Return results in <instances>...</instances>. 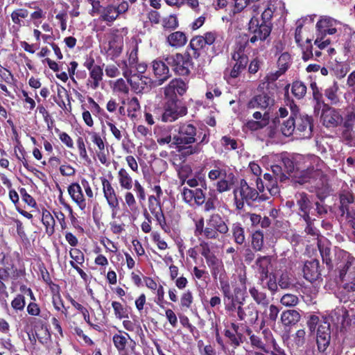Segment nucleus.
Listing matches in <instances>:
<instances>
[{"instance_id": "f257e3e1", "label": "nucleus", "mask_w": 355, "mask_h": 355, "mask_svg": "<svg viewBox=\"0 0 355 355\" xmlns=\"http://www.w3.org/2000/svg\"><path fill=\"white\" fill-rule=\"evenodd\" d=\"M197 133V128L192 123H180L178 134L173 137L171 145H175L177 151L184 157L198 154L201 151L200 146L209 141L210 130L205 124L199 127L198 137L200 139L198 142L196 138Z\"/></svg>"}, {"instance_id": "f03ea898", "label": "nucleus", "mask_w": 355, "mask_h": 355, "mask_svg": "<svg viewBox=\"0 0 355 355\" xmlns=\"http://www.w3.org/2000/svg\"><path fill=\"white\" fill-rule=\"evenodd\" d=\"M188 89L187 83L180 78L171 80L164 87V105L162 121L173 122L187 114V107L178 98L183 96Z\"/></svg>"}, {"instance_id": "7ed1b4c3", "label": "nucleus", "mask_w": 355, "mask_h": 355, "mask_svg": "<svg viewBox=\"0 0 355 355\" xmlns=\"http://www.w3.org/2000/svg\"><path fill=\"white\" fill-rule=\"evenodd\" d=\"M224 41L222 37L215 31H207L202 35H196L190 40L188 48L193 51V58L198 59L202 54L214 57L222 53L224 49Z\"/></svg>"}, {"instance_id": "20e7f679", "label": "nucleus", "mask_w": 355, "mask_h": 355, "mask_svg": "<svg viewBox=\"0 0 355 355\" xmlns=\"http://www.w3.org/2000/svg\"><path fill=\"white\" fill-rule=\"evenodd\" d=\"M207 166L210 169L208 172V178L211 181L218 180L216 183V191L220 193L230 191L235 183L234 174L228 172L225 164L219 159H214Z\"/></svg>"}, {"instance_id": "39448f33", "label": "nucleus", "mask_w": 355, "mask_h": 355, "mask_svg": "<svg viewBox=\"0 0 355 355\" xmlns=\"http://www.w3.org/2000/svg\"><path fill=\"white\" fill-rule=\"evenodd\" d=\"M289 84L284 87V98L286 105L290 106L292 115H294L295 133L302 138H310L312 135L313 128V118L306 114H298L299 108L289 96Z\"/></svg>"}, {"instance_id": "423d86ee", "label": "nucleus", "mask_w": 355, "mask_h": 355, "mask_svg": "<svg viewBox=\"0 0 355 355\" xmlns=\"http://www.w3.org/2000/svg\"><path fill=\"white\" fill-rule=\"evenodd\" d=\"M236 207L239 210L243 209L245 203L252 205L254 202H262L270 199L267 193L259 194L258 191L249 186L245 180L240 181L239 186L234 191Z\"/></svg>"}, {"instance_id": "0eeeda50", "label": "nucleus", "mask_w": 355, "mask_h": 355, "mask_svg": "<svg viewBox=\"0 0 355 355\" xmlns=\"http://www.w3.org/2000/svg\"><path fill=\"white\" fill-rule=\"evenodd\" d=\"M193 58L189 53H175L165 55L164 60L170 66L175 75L189 76L193 67Z\"/></svg>"}, {"instance_id": "6e6552de", "label": "nucleus", "mask_w": 355, "mask_h": 355, "mask_svg": "<svg viewBox=\"0 0 355 355\" xmlns=\"http://www.w3.org/2000/svg\"><path fill=\"white\" fill-rule=\"evenodd\" d=\"M228 219H224L219 214H212L207 219V239L218 240L229 235Z\"/></svg>"}, {"instance_id": "1a4fd4ad", "label": "nucleus", "mask_w": 355, "mask_h": 355, "mask_svg": "<svg viewBox=\"0 0 355 355\" xmlns=\"http://www.w3.org/2000/svg\"><path fill=\"white\" fill-rule=\"evenodd\" d=\"M272 28V24L259 23L258 17L252 16L248 23V32L252 35L250 42L255 44L258 41H265L270 36Z\"/></svg>"}, {"instance_id": "9d476101", "label": "nucleus", "mask_w": 355, "mask_h": 355, "mask_svg": "<svg viewBox=\"0 0 355 355\" xmlns=\"http://www.w3.org/2000/svg\"><path fill=\"white\" fill-rule=\"evenodd\" d=\"M100 180L102 184L103 196L111 210L112 218H115L120 209L121 198L109 180L105 177H101Z\"/></svg>"}, {"instance_id": "9b49d317", "label": "nucleus", "mask_w": 355, "mask_h": 355, "mask_svg": "<svg viewBox=\"0 0 355 355\" xmlns=\"http://www.w3.org/2000/svg\"><path fill=\"white\" fill-rule=\"evenodd\" d=\"M112 342L119 355L136 354V343L127 332L119 330L113 336Z\"/></svg>"}, {"instance_id": "f8f14e48", "label": "nucleus", "mask_w": 355, "mask_h": 355, "mask_svg": "<svg viewBox=\"0 0 355 355\" xmlns=\"http://www.w3.org/2000/svg\"><path fill=\"white\" fill-rule=\"evenodd\" d=\"M320 119L324 127L334 128L341 125L343 117L340 113V110L329 105H324V107L320 110Z\"/></svg>"}, {"instance_id": "ddd939ff", "label": "nucleus", "mask_w": 355, "mask_h": 355, "mask_svg": "<svg viewBox=\"0 0 355 355\" xmlns=\"http://www.w3.org/2000/svg\"><path fill=\"white\" fill-rule=\"evenodd\" d=\"M223 297L225 311L230 318H236V314L242 305L243 300H240L238 296H234L231 286H227L220 289Z\"/></svg>"}, {"instance_id": "4468645a", "label": "nucleus", "mask_w": 355, "mask_h": 355, "mask_svg": "<svg viewBox=\"0 0 355 355\" xmlns=\"http://www.w3.org/2000/svg\"><path fill=\"white\" fill-rule=\"evenodd\" d=\"M138 51V44L132 42L127 51L128 60H123L118 62L117 65L121 69L124 77H129L132 74V69L136 67L139 60Z\"/></svg>"}, {"instance_id": "2eb2a0df", "label": "nucleus", "mask_w": 355, "mask_h": 355, "mask_svg": "<svg viewBox=\"0 0 355 355\" xmlns=\"http://www.w3.org/2000/svg\"><path fill=\"white\" fill-rule=\"evenodd\" d=\"M238 320L243 322L245 325H253L259 318V311L256 304L250 302L246 306L242 305L236 314Z\"/></svg>"}, {"instance_id": "dca6fc26", "label": "nucleus", "mask_w": 355, "mask_h": 355, "mask_svg": "<svg viewBox=\"0 0 355 355\" xmlns=\"http://www.w3.org/2000/svg\"><path fill=\"white\" fill-rule=\"evenodd\" d=\"M148 211L154 217L157 224L166 233L170 232V228L166 223L165 215L163 211L161 202L155 201L153 198H148Z\"/></svg>"}, {"instance_id": "f3484780", "label": "nucleus", "mask_w": 355, "mask_h": 355, "mask_svg": "<svg viewBox=\"0 0 355 355\" xmlns=\"http://www.w3.org/2000/svg\"><path fill=\"white\" fill-rule=\"evenodd\" d=\"M341 23L328 16L321 17L315 24L316 33L320 35H334L337 33V26H340Z\"/></svg>"}, {"instance_id": "a211bd4d", "label": "nucleus", "mask_w": 355, "mask_h": 355, "mask_svg": "<svg viewBox=\"0 0 355 355\" xmlns=\"http://www.w3.org/2000/svg\"><path fill=\"white\" fill-rule=\"evenodd\" d=\"M164 57L165 55L162 56V58L156 59L151 63L153 74L159 85H162L171 77L170 66L164 60Z\"/></svg>"}, {"instance_id": "6ab92c4d", "label": "nucleus", "mask_w": 355, "mask_h": 355, "mask_svg": "<svg viewBox=\"0 0 355 355\" xmlns=\"http://www.w3.org/2000/svg\"><path fill=\"white\" fill-rule=\"evenodd\" d=\"M205 189L201 187L196 189H191L184 187L181 190L182 200L189 205L193 201L198 206L202 205L205 201Z\"/></svg>"}, {"instance_id": "aec40b11", "label": "nucleus", "mask_w": 355, "mask_h": 355, "mask_svg": "<svg viewBox=\"0 0 355 355\" xmlns=\"http://www.w3.org/2000/svg\"><path fill=\"white\" fill-rule=\"evenodd\" d=\"M331 340L330 324L323 322L319 324L317 329L316 343L320 352H324L329 345Z\"/></svg>"}, {"instance_id": "412c9836", "label": "nucleus", "mask_w": 355, "mask_h": 355, "mask_svg": "<svg viewBox=\"0 0 355 355\" xmlns=\"http://www.w3.org/2000/svg\"><path fill=\"white\" fill-rule=\"evenodd\" d=\"M304 278L313 283L321 278V268L319 260L313 259L304 262L302 268Z\"/></svg>"}, {"instance_id": "4be33fe9", "label": "nucleus", "mask_w": 355, "mask_h": 355, "mask_svg": "<svg viewBox=\"0 0 355 355\" xmlns=\"http://www.w3.org/2000/svg\"><path fill=\"white\" fill-rule=\"evenodd\" d=\"M275 104V96H270L266 92L253 96L248 103V109H261L262 110L270 108Z\"/></svg>"}, {"instance_id": "5701e85b", "label": "nucleus", "mask_w": 355, "mask_h": 355, "mask_svg": "<svg viewBox=\"0 0 355 355\" xmlns=\"http://www.w3.org/2000/svg\"><path fill=\"white\" fill-rule=\"evenodd\" d=\"M324 95L331 106H340L343 101L340 97V87L337 81L334 80L333 84L324 90Z\"/></svg>"}, {"instance_id": "b1692460", "label": "nucleus", "mask_w": 355, "mask_h": 355, "mask_svg": "<svg viewBox=\"0 0 355 355\" xmlns=\"http://www.w3.org/2000/svg\"><path fill=\"white\" fill-rule=\"evenodd\" d=\"M67 190L72 200L81 210H84L86 207V201L81 186L77 182H73L69 185Z\"/></svg>"}, {"instance_id": "393cba45", "label": "nucleus", "mask_w": 355, "mask_h": 355, "mask_svg": "<svg viewBox=\"0 0 355 355\" xmlns=\"http://www.w3.org/2000/svg\"><path fill=\"white\" fill-rule=\"evenodd\" d=\"M209 270L213 279L215 282L219 281L220 289L230 285L227 278V274L223 261L210 268Z\"/></svg>"}, {"instance_id": "a878e982", "label": "nucleus", "mask_w": 355, "mask_h": 355, "mask_svg": "<svg viewBox=\"0 0 355 355\" xmlns=\"http://www.w3.org/2000/svg\"><path fill=\"white\" fill-rule=\"evenodd\" d=\"M232 59L235 61V63L230 70L229 75L230 78H236L246 69L249 59L248 55L236 56L235 55H232Z\"/></svg>"}, {"instance_id": "bb28decb", "label": "nucleus", "mask_w": 355, "mask_h": 355, "mask_svg": "<svg viewBox=\"0 0 355 355\" xmlns=\"http://www.w3.org/2000/svg\"><path fill=\"white\" fill-rule=\"evenodd\" d=\"M310 88L312 91L313 101L314 102V112L319 113L320 110L324 107V105H329L324 100V94L322 93L320 89L318 87L316 82L313 81L310 84Z\"/></svg>"}, {"instance_id": "cd10ccee", "label": "nucleus", "mask_w": 355, "mask_h": 355, "mask_svg": "<svg viewBox=\"0 0 355 355\" xmlns=\"http://www.w3.org/2000/svg\"><path fill=\"white\" fill-rule=\"evenodd\" d=\"M281 322L284 327L295 325L301 319V315L295 309H288L281 313Z\"/></svg>"}, {"instance_id": "c85d7f7f", "label": "nucleus", "mask_w": 355, "mask_h": 355, "mask_svg": "<svg viewBox=\"0 0 355 355\" xmlns=\"http://www.w3.org/2000/svg\"><path fill=\"white\" fill-rule=\"evenodd\" d=\"M297 205L299 209L298 214L302 219L310 216L312 203L306 193H300V198L297 200Z\"/></svg>"}, {"instance_id": "c756f323", "label": "nucleus", "mask_w": 355, "mask_h": 355, "mask_svg": "<svg viewBox=\"0 0 355 355\" xmlns=\"http://www.w3.org/2000/svg\"><path fill=\"white\" fill-rule=\"evenodd\" d=\"M166 41L171 46L178 49L187 44V37L184 32L178 31L169 34Z\"/></svg>"}, {"instance_id": "7c9ffc66", "label": "nucleus", "mask_w": 355, "mask_h": 355, "mask_svg": "<svg viewBox=\"0 0 355 355\" xmlns=\"http://www.w3.org/2000/svg\"><path fill=\"white\" fill-rule=\"evenodd\" d=\"M271 263V259L269 256H260L255 261V264L260 274V280L263 282L267 279L269 274L268 267Z\"/></svg>"}, {"instance_id": "2f4dec72", "label": "nucleus", "mask_w": 355, "mask_h": 355, "mask_svg": "<svg viewBox=\"0 0 355 355\" xmlns=\"http://www.w3.org/2000/svg\"><path fill=\"white\" fill-rule=\"evenodd\" d=\"M249 293L252 300L258 304L263 307H268L270 304V300L267 294L258 289L254 286L249 288Z\"/></svg>"}, {"instance_id": "473e14b6", "label": "nucleus", "mask_w": 355, "mask_h": 355, "mask_svg": "<svg viewBox=\"0 0 355 355\" xmlns=\"http://www.w3.org/2000/svg\"><path fill=\"white\" fill-rule=\"evenodd\" d=\"M117 179L121 189L130 190L133 186V180L128 171L121 168L117 173Z\"/></svg>"}, {"instance_id": "72a5a7b5", "label": "nucleus", "mask_w": 355, "mask_h": 355, "mask_svg": "<svg viewBox=\"0 0 355 355\" xmlns=\"http://www.w3.org/2000/svg\"><path fill=\"white\" fill-rule=\"evenodd\" d=\"M125 78L130 85L132 90L137 94L142 93L146 87L147 83L143 79H147V78L144 76H132Z\"/></svg>"}, {"instance_id": "f704fd0d", "label": "nucleus", "mask_w": 355, "mask_h": 355, "mask_svg": "<svg viewBox=\"0 0 355 355\" xmlns=\"http://www.w3.org/2000/svg\"><path fill=\"white\" fill-rule=\"evenodd\" d=\"M340 211L341 215L344 214L349 215L351 212L349 211V205L352 204L354 201V196L349 191H344L343 193L340 194Z\"/></svg>"}, {"instance_id": "c9c22d12", "label": "nucleus", "mask_w": 355, "mask_h": 355, "mask_svg": "<svg viewBox=\"0 0 355 355\" xmlns=\"http://www.w3.org/2000/svg\"><path fill=\"white\" fill-rule=\"evenodd\" d=\"M42 223L45 227L46 233L49 236L53 235L55 232V221L50 211L45 208L42 209Z\"/></svg>"}, {"instance_id": "e433bc0d", "label": "nucleus", "mask_w": 355, "mask_h": 355, "mask_svg": "<svg viewBox=\"0 0 355 355\" xmlns=\"http://www.w3.org/2000/svg\"><path fill=\"white\" fill-rule=\"evenodd\" d=\"M263 180L266 183V188L270 196H275L279 193V188L277 184L279 180L268 173L263 175Z\"/></svg>"}, {"instance_id": "4c0bfd02", "label": "nucleus", "mask_w": 355, "mask_h": 355, "mask_svg": "<svg viewBox=\"0 0 355 355\" xmlns=\"http://www.w3.org/2000/svg\"><path fill=\"white\" fill-rule=\"evenodd\" d=\"M112 307L113 309L114 315L117 320H121L129 318V310L130 308L127 305L122 304L118 301H112Z\"/></svg>"}, {"instance_id": "58836bf2", "label": "nucleus", "mask_w": 355, "mask_h": 355, "mask_svg": "<svg viewBox=\"0 0 355 355\" xmlns=\"http://www.w3.org/2000/svg\"><path fill=\"white\" fill-rule=\"evenodd\" d=\"M231 232L233 240L236 244L242 245L245 242L244 227L240 223H234L232 225Z\"/></svg>"}, {"instance_id": "ea45409f", "label": "nucleus", "mask_w": 355, "mask_h": 355, "mask_svg": "<svg viewBox=\"0 0 355 355\" xmlns=\"http://www.w3.org/2000/svg\"><path fill=\"white\" fill-rule=\"evenodd\" d=\"M204 170V167L200 169V171L196 172L193 177H191L185 181V184H187L191 188H196L199 184L205 189L207 190V182L205 180V177L204 174H202V171Z\"/></svg>"}, {"instance_id": "a19ab883", "label": "nucleus", "mask_w": 355, "mask_h": 355, "mask_svg": "<svg viewBox=\"0 0 355 355\" xmlns=\"http://www.w3.org/2000/svg\"><path fill=\"white\" fill-rule=\"evenodd\" d=\"M318 247L322 259L323 263H325L329 270H331L334 267L332 262V254L331 248L327 245L318 243Z\"/></svg>"}, {"instance_id": "79ce46f5", "label": "nucleus", "mask_w": 355, "mask_h": 355, "mask_svg": "<svg viewBox=\"0 0 355 355\" xmlns=\"http://www.w3.org/2000/svg\"><path fill=\"white\" fill-rule=\"evenodd\" d=\"M119 17L115 5L108 4L103 8L101 19L106 22H113Z\"/></svg>"}, {"instance_id": "37998d69", "label": "nucleus", "mask_w": 355, "mask_h": 355, "mask_svg": "<svg viewBox=\"0 0 355 355\" xmlns=\"http://www.w3.org/2000/svg\"><path fill=\"white\" fill-rule=\"evenodd\" d=\"M89 78L91 80V87L96 89L99 87L100 82L103 80V71L100 65H95V67L89 70Z\"/></svg>"}, {"instance_id": "c03bdc74", "label": "nucleus", "mask_w": 355, "mask_h": 355, "mask_svg": "<svg viewBox=\"0 0 355 355\" xmlns=\"http://www.w3.org/2000/svg\"><path fill=\"white\" fill-rule=\"evenodd\" d=\"M291 86V93L293 96L297 99L301 100L304 98L306 94V86L301 80H295L292 84H289Z\"/></svg>"}, {"instance_id": "a18cd8bd", "label": "nucleus", "mask_w": 355, "mask_h": 355, "mask_svg": "<svg viewBox=\"0 0 355 355\" xmlns=\"http://www.w3.org/2000/svg\"><path fill=\"white\" fill-rule=\"evenodd\" d=\"M269 112H265L263 114V119L261 121L249 120L246 123L245 125L249 130L256 131L266 127L269 123Z\"/></svg>"}, {"instance_id": "49530a36", "label": "nucleus", "mask_w": 355, "mask_h": 355, "mask_svg": "<svg viewBox=\"0 0 355 355\" xmlns=\"http://www.w3.org/2000/svg\"><path fill=\"white\" fill-rule=\"evenodd\" d=\"M224 336L228 340L227 343L234 349H236L241 343H243L242 334L232 332L230 329H225L224 330Z\"/></svg>"}, {"instance_id": "de8ad7c7", "label": "nucleus", "mask_w": 355, "mask_h": 355, "mask_svg": "<svg viewBox=\"0 0 355 355\" xmlns=\"http://www.w3.org/2000/svg\"><path fill=\"white\" fill-rule=\"evenodd\" d=\"M264 244L263 233L261 230H257L252 234L251 246L252 248L259 252L262 250Z\"/></svg>"}, {"instance_id": "09e8293b", "label": "nucleus", "mask_w": 355, "mask_h": 355, "mask_svg": "<svg viewBox=\"0 0 355 355\" xmlns=\"http://www.w3.org/2000/svg\"><path fill=\"white\" fill-rule=\"evenodd\" d=\"M293 347L297 350L302 351L306 343V331L304 329H299L293 335Z\"/></svg>"}, {"instance_id": "8fccbe9b", "label": "nucleus", "mask_w": 355, "mask_h": 355, "mask_svg": "<svg viewBox=\"0 0 355 355\" xmlns=\"http://www.w3.org/2000/svg\"><path fill=\"white\" fill-rule=\"evenodd\" d=\"M140 110V104L137 97L127 98V114L131 119L137 117V112Z\"/></svg>"}, {"instance_id": "3c124183", "label": "nucleus", "mask_w": 355, "mask_h": 355, "mask_svg": "<svg viewBox=\"0 0 355 355\" xmlns=\"http://www.w3.org/2000/svg\"><path fill=\"white\" fill-rule=\"evenodd\" d=\"M162 28L165 31H173L179 26V21L176 15L171 14L162 19Z\"/></svg>"}, {"instance_id": "603ef678", "label": "nucleus", "mask_w": 355, "mask_h": 355, "mask_svg": "<svg viewBox=\"0 0 355 355\" xmlns=\"http://www.w3.org/2000/svg\"><path fill=\"white\" fill-rule=\"evenodd\" d=\"M295 127L294 115L291 114L290 117L282 123L280 130L283 135L289 137L295 132Z\"/></svg>"}, {"instance_id": "864d4df0", "label": "nucleus", "mask_w": 355, "mask_h": 355, "mask_svg": "<svg viewBox=\"0 0 355 355\" xmlns=\"http://www.w3.org/2000/svg\"><path fill=\"white\" fill-rule=\"evenodd\" d=\"M355 122V114L353 113H348L343 118V121L341 125L345 128L343 132V135L347 137L350 135V132L353 129V126Z\"/></svg>"}, {"instance_id": "5fc2aeb1", "label": "nucleus", "mask_w": 355, "mask_h": 355, "mask_svg": "<svg viewBox=\"0 0 355 355\" xmlns=\"http://www.w3.org/2000/svg\"><path fill=\"white\" fill-rule=\"evenodd\" d=\"M291 64V55L287 52L282 53L277 60L278 69L281 71L282 73H285L286 71L289 69Z\"/></svg>"}, {"instance_id": "6e6d98bb", "label": "nucleus", "mask_w": 355, "mask_h": 355, "mask_svg": "<svg viewBox=\"0 0 355 355\" xmlns=\"http://www.w3.org/2000/svg\"><path fill=\"white\" fill-rule=\"evenodd\" d=\"M193 302V293L190 290L184 292L180 297V307L182 309L191 308Z\"/></svg>"}, {"instance_id": "4d7b16f0", "label": "nucleus", "mask_w": 355, "mask_h": 355, "mask_svg": "<svg viewBox=\"0 0 355 355\" xmlns=\"http://www.w3.org/2000/svg\"><path fill=\"white\" fill-rule=\"evenodd\" d=\"M263 333L266 336L267 334H268L271 337L270 343L272 347V350H269V353L271 355H286L285 351L279 346L275 339L272 337V335L270 331L265 329L263 331Z\"/></svg>"}, {"instance_id": "13d9d810", "label": "nucleus", "mask_w": 355, "mask_h": 355, "mask_svg": "<svg viewBox=\"0 0 355 355\" xmlns=\"http://www.w3.org/2000/svg\"><path fill=\"white\" fill-rule=\"evenodd\" d=\"M280 302L285 306L293 307L299 303V298L295 295L286 293L282 297Z\"/></svg>"}, {"instance_id": "bf43d9fd", "label": "nucleus", "mask_w": 355, "mask_h": 355, "mask_svg": "<svg viewBox=\"0 0 355 355\" xmlns=\"http://www.w3.org/2000/svg\"><path fill=\"white\" fill-rule=\"evenodd\" d=\"M191 173L192 169L190 166L184 165L180 167L178 173L180 186H183L185 184V181L190 178Z\"/></svg>"}, {"instance_id": "052dcab7", "label": "nucleus", "mask_w": 355, "mask_h": 355, "mask_svg": "<svg viewBox=\"0 0 355 355\" xmlns=\"http://www.w3.org/2000/svg\"><path fill=\"white\" fill-rule=\"evenodd\" d=\"M304 222L306 223V227L304 229V232L312 236H319V230L314 226L313 221L315 219H312L311 216L305 217L303 218Z\"/></svg>"}, {"instance_id": "680f3d73", "label": "nucleus", "mask_w": 355, "mask_h": 355, "mask_svg": "<svg viewBox=\"0 0 355 355\" xmlns=\"http://www.w3.org/2000/svg\"><path fill=\"white\" fill-rule=\"evenodd\" d=\"M271 171L272 172V175L276 178V179L279 180L280 182H284L286 180L288 177L286 173L284 172L283 167L279 164H275L271 166Z\"/></svg>"}, {"instance_id": "e2e57ef3", "label": "nucleus", "mask_w": 355, "mask_h": 355, "mask_svg": "<svg viewBox=\"0 0 355 355\" xmlns=\"http://www.w3.org/2000/svg\"><path fill=\"white\" fill-rule=\"evenodd\" d=\"M19 193L21 195L22 200L27 204L29 207L33 208L37 207V202L34 198L28 193L26 189L24 187L19 189Z\"/></svg>"}, {"instance_id": "0e129e2a", "label": "nucleus", "mask_w": 355, "mask_h": 355, "mask_svg": "<svg viewBox=\"0 0 355 355\" xmlns=\"http://www.w3.org/2000/svg\"><path fill=\"white\" fill-rule=\"evenodd\" d=\"M250 342L252 347L259 349L263 352L269 353V349L259 336L255 334L252 336L251 338H250Z\"/></svg>"}, {"instance_id": "69168bd1", "label": "nucleus", "mask_w": 355, "mask_h": 355, "mask_svg": "<svg viewBox=\"0 0 355 355\" xmlns=\"http://www.w3.org/2000/svg\"><path fill=\"white\" fill-rule=\"evenodd\" d=\"M194 234L196 236L200 235L203 236L205 239H207V226L205 227V221L203 218H200L199 220L195 222Z\"/></svg>"}, {"instance_id": "338daca9", "label": "nucleus", "mask_w": 355, "mask_h": 355, "mask_svg": "<svg viewBox=\"0 0 355 355\" xmlns=\"http://www.w3.org/2000/svg\"><path fill=\"white\" fill-rule=\"evenodd\" d=\"M71 261H74L77 265H83L85 261V256L83 252L78 248H72L69 251Z\"/></svg>"}, {"instance_id": "774afa93", "label": "nucleus", "mask_w": 355, "mask_h": 355, "mask_svg": "<svg viewBox=\"0 0 355 355\" xmlns=\"http://www.w3.org/2000/svg\"><path fill=\"white\" fill-rule=\"evenodd\" d=\"M281 164L288 177L291 175V173H292L295 170L294 162L288 157H283L282 158Z\"/></svg>"}]
</instances>
